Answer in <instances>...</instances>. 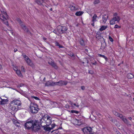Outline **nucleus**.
I'll use <instances>...</instances> for the list:
<instances>
[{
  "instance_id": "obj_8",
  "label": "nucleus",
  "mask_w": 134,
  "mask_h": 134,
  "mask_svg": "<svg viewBox=\"0 0 134 134\" xmlns=\"http://www.w3.org/2000/svg\"><path fill=\"white\" fill-rule=\"evenodd\" d=\"M53 85H58L62 86L63 85H66L68 83L67 81L65 80H60L58 82H54L53 83Z\"/></svg>"
},
{
  "instance_id": "obj_38",
  "label": "nucleus",
  "mask_w": 134,
  "mask_h": 134,
  "mask_svg": "<svg viewBox=\"0 0 134 134\" xmlns=\"http://www.w3.org/2000/svg\"><path fill=\"white\" fill-rule=\"evenodd\" d=\"M114 28H121V26L116 24L115 25Z\"/></svg>"
},
{
  "instance_id": "obj_7",
  "label": "nucleus",
  "mask_w": 134,
  "mask_h": 134,
  "mask_svg": "<svg viewBox=\"0 0 134 134\" xmlns=\"http://www.w3.org/2000/svg\"><path fill=\"white\" fill-rule=\"evenodd\" d=\"M92 130V128L90 127H84L82 130L84 134H93Z\"/></svg>"
},
{
  "instance_id": "obj_46",
  "label": "nucleus",
  "mask_w": 134,
  "mask_h": 134,
  "mask_svg": "<svg viewBox=\"0 0 134 134\" xmlns=\"http://www.w3.org/2000/svg\"><path fill=\"white\" fill-rule=\"evenodd\" d=\"M81 89L83 90L85 89V87L84 86H82L81 87Z\"/></svg>"
},
{
  "instance_id": "obj_58",
  "label": "nucleus",
  "mask_w": 134,
  "mask_h": 134,
  "mask_svg": "<svg viewBox=\"0 0 134 134\" xmlns=\"http://www.w3.org/2000/svg\"><path fill=\"white\" fill-rule=\"evenodd\" d=\"M129 120H131L132 119V118L131 117H130L129 118Z\"/></svg>"
},
{
  "instance_id": "obj_32",
  "label": "nucleus",
  "mask_w": 134,
  "mask_h": 134,
  "mask_svg": "<svg viewBox=\"0 0 134 134\" xmlns=\"http://www.w3.org/2000/svg\"><path fill=\"white\" fill-rule=\"evenodd\" d=\"M100 2L99 0H94L93 2V4L95 5L99 3Z\"/></svg>"
},
{
  "instance_id": "obj_18",
  "label": "nucleus",
  "mask_w": 134,
  "mask_h": 134,
  "mask_svg": "<svg viewBox=\"0 0 134 134\" xmlns=\"http://www.w3.org/2000/svg\"><path fill=\"white\" fill-rule=\"evenodd\" d=\"M69 8L72 11L76 10L78 9L77 7L73 5H70L69 7Z\"/></svg>"
},
{
  "instance_id": "obj_47",
  "label": "nucleus",
  "mask_w": 134,
  "mask_h": 134,
  "mask_svg": "<svg viewBox=\"0 0 134 134\" xmlns=\"http://www.w3.org/2000/svg\"><path fill=\"white\" fill-rule=\"evenodd\" d=\"M117 15V13H114V15H113L114 16H114H118Z\"/></svg>"
},
{
  "instance_id": "obj_16",
  "label": "nucleus",
  "mask_w": 134,
  "mask_h": 134,
  "mask_svg": "<svg viewBox=\"0 0 134 134\" xmlns=\"http://www.w3.org/2000/svg\"><path fill=\"white\" fill-rule=\"evenodd\" d=\"M108 17V15L104 14V15H103L102 21L103 23H105Z\"/></svg>"
},
{
  "instance_id": "obj_4",
  "label": "nucleus",
  "mask_w": 134,
  "mask_h": 134,
  "mask_svg": "<svg viewBox=\"0 0 134 134\" xmlns=\"http://www.w3.org/2000/svg\"><path fill=\"white\" fill-rule=\"evenodd\" d=\"M17 20L19 23L20 25L21 26L22 29H23L26 33L31 35V32L29 31L27 27L24 24L22 21L18 18H17Z\"/></svg>"
},
{
  "instance_id": "obj_51",
  "label": "nucleus",
  "mask_w": 134,
  "mask_h": 134,
  "mask_svg": "<svg viewBox=\"0 0 134 134\" xmlns=\"http://www.w3.org/2000/svg\"><path fill=\"white\" fill-rule=\"evenodd\" d=\"M73 105H74L76 106L78 108L79 107V105H76V103H74L73 104Z\"/></svg>"
},
{
  "instance_id": "obj_10",
  "label": "nucleus",
  "mask_w": 134,
  "mask_h": 134,
  "mask_svg": "<svg viewBox=\"0 0 134 134\" xmlns=\"http://www.w3.org/2000/svg\"><path fill=\"white\" fill-rule=\"evenodd\" d=\"M55 124H52L51 125V127H46L45 126H42L41 125V126L43 128L44 130L49 132H50L51 130H52L55 127Z\"/></svg>"
},
{
  "instance_id": "obj_48",
  "label": "nucleus",
  "mask_w": 134,
  "mask_h": 134,
  "mask_svg": "<svg viewBox=\"0 0 134 134\" xmlns=\"http://www.w3.org/2000/svg\"><path fill=\"white\" fill-rule=\"evenodd\" d=\"M68 102H69L70 104H71V105H72L73 104V103L71 101L69 100L68 101Z\"/></svg>"
},
{
  "instance_id": "obj_21",
  "label": "nucleus",
  "mask_w": 134,
  "mask_h": 134,
  "mask_svg": "<svg viewBox=\"0 0 134 134\" xmlns=\"http://www.w3.org/2000/svg\"><path fill=\"white\" fill-rule=\"evenodd\" d=\"M49 116H48V115H44L42 117V118L41 119H40V120L39 121V122H41V124H41H41H42V119H43L44 120H45L46 119H47V118L48 117H49Z\"/></svg>"
},
{
  "instance_id": "obj_34",
  "label": "nucleus",
  "mask_w": 134,
  "mask_h": 134,
  "mask_svg": "<svg viewBox=\"0 0 134 134\" xmlns=\"http://www.w3.org/2000/svg\"><path fill=\"white\" fill-rule=\"evenodd\" d=\"M31 98H34L36 100H40V99L39 98H38V97H35V96H32L31 97Z\"/></svg>"
},
{
  "instance_id": "obj_40",
  "label": "nucleus",
  "mask_w": 134,
  "mask_h": 134,
  "mask_svg": "<svg viewBox=\"0 0 134 134\" xmlns=\"http://www.w3.org/2000/svg\"><path fill=\"white\" fill-rule=\"evenodd\" d=\"M24 85V84L23 83H21L19 85H18L17 87L18 88H20V87H21Z\"/></svg>"
},
{
  "instance_id": "obj_29",
  "label": "nucleus",
  "mask_w": 134,
  "mask_h": 134,
  "mask_svg": "<svg viewBox=\"0 0 134 134\" xmlns=\"http://www.w3.org/2000/svg\"><path fill=\"white\" fill-rule=\"evenodd\" d=\"M98 56L99 57H102L104 58L106 61H107L108 60V58L105 56L104 55H102L100 54H98Z\"/></svg>"
},
{
  "instance_id": "obj_42",
  "label": "nucleus",
  "mask_w": 134,
  "mask_h": 134,
  "mask_svg": "<svg viewBox=\"0 0 134 134\" xmlns=\"http://www.w3.org/2000/svg\"><path fill=\"white\" fill-rule=\"evenodd\" d=\"M70 106H69V105L68 104H66L65 105V107L67 108V109H69V108H70Z\"/></svg>"
},
{
  "instance_id": "obj_3",
  "label": "nucleus",
  "mask_w": 134,
  "mask_h": 134,
  "mask_svg": "<svg viewBox=\"0 0 134 134\" xmlns=\"http://www.w3.org/2000/svg\"><path fill=\"white\" fill-rule=\"evenodd\" d=\"M30 112L32 114L37 113L39 109L38 105L35 104L31 102L30 107Z\"/></svg>"
},
{
  "instance_id": "obj_2",
  "label": "nucleus",
  "mask_w": 134,
  "mask_h": 134,
  "mask_svg": "<svg viewBox=\"0 0 134 134\" xmlns=\"http://www.w3.org/2000/svg\"><path fill=\"white\" fill-rule=\"evenodd\" d=\"M1 13L0 15V19L4 24L8 26L9 25L7 20L9 18V16L5 11L1 10Z\"/></svg>"
},
{
  "instance_id": "obj_55",
  "label": "nucleus",
  "mask_w": 134,
  "mask_h": 134,
  "mask_svg": "<svg viewBox=\"0 0 134 134\" xmlns=\"http://www.w3.org/2000/svg\"><path fill=\"white\" fill-rule=\"evenodd\" d=\"M2 69V67L1 65L0 64V70H1Z\"/></svg>"
},
{
  "instance_id": "obj_35",
  "label": "nucleus",
  "mask_w": 134,
  "mask_h": 134,
  "mask_svg": "<svg viewBox=\"0 0 134 134\" xmlns=\"http://www.w3.org/2000/svg\"><path fill=\"white\" fill-rule=\"evenodd\" d=\"M76 121H77L78 124H77L78 125H80L81 124V121L80 120L76 119Z\"/></svg>"
},
{
  "instance_id": "obj_5",
  "label": "nucleus",
  "mask_w": 134,
  "mask_h": 134,
  "mask_svg": "<svg viewBox=\"0 0 134 134\" xmlns=\"http://www.w3.org/2000/svg\"><path fill=\"white\" fill-rule=\"evenodd\" d=\"M57 30L60 34L66 33L67 31V27L65 26H59L57 27Z\"/></svg>"
},
{
  "instance_id": "obj_53",
  "label": "nucleus",
  "mask_w": 134,
  "mask_h": 134,
  "mask_svg": "<svg viewBox=\"0 0 134 134\" xmlns=\"http://www.w3.org/2000/svg\"><path fill=\"white\" fill-rule=\"evenodd\" d=\"M97 64V62H95L94 63H92V64L93 65H96Z\"/></svg>"
},
{
  "instance_id": "obj_49",
  "label": "nucleus",
  "mask_w": 134,
  "mask_h": 134,
  "mask_svg": "<svg viewBox=\"0 0 134 134\" xmlns=\"http://www.w3.org/2000/svg\"><path fill=\"white\" fill-rule=\"evenodd\" d=\"M13 69L14 70L16 71L17 70H17V68L16 67H14V68H13Z\"/></svg>"
},
{
  "instance_id": "obj_12",
  "label": "nucleus",
  "mask_w": 134,
  "mask_h": 134,
  "mask_svg": "<svg viewBox=\"0 0 134 134\" xmlns=\"http://www.w3.org/2000/svg\"><path fill=\"white\" fill-rule=\"evenodd\" d=\"M46 125H44V126H45L46 127H48L49 125H50L52 122V118L50 116L48 117L47 118V120L46 121Z\"/></svg>"
},
{
  "instance_id": "obj_43",
  "label": "nucleus",
  "mask_w": 134,
  "mask_h": 134,
  "mask_svg": "<svg viewBox=\"0 0 134 134\" xmlns=\"http://www.w3.org/2000/svg\"><path fill=\"white\" fill-rule=\"evenodd\" d=\"M88 73L90 74H93V72L92 70H89L88 71Z\"/></svg>"
},
{
  "instance_id": "obj_23",
  "label": "nucleus",
  "mask_w": 134,
  "mask_h": 134,
  "mask_svg": "<svg viewBox=\"0 0 134 134\" xmlns=\"http://www.w3.org/2000/svg\"><path fill=\"white\" fill-rule=\"evenodd\" d=\"M55 46H58L59 48H63L64 47L63 46L60 45L57 41H55Z\"/></svg>"
},
{
  "instance_id": "obj_13",
  "label": "nucleus",
  "mask_w": 134,
  "mask_h": 134,
  "mask_svg": "<svg viewBox=\"0 0 134 134\" xmlns=\"http://www.w3.org/2000/svg\"><path fill=\"white\" fill-rule=\"evenodd\" d=\"M20 107H18L17 106L13 105L12 107H10V109L12 111L14 112H16L18 110L20 109Z\"/></svg>"
},
{
  "instance_id": "obj_62",
  "label": "nucleus",
  "mask_w": 134,
  "mask_h": 134,
  "mask_svg": "<svg viewBox=\"0 0 134 134\" xmlns=\"http://www.w3.org/2000/svg\"><path fill=\"white\" fill-rule=\"evenodd\" d=\"M82 63L83 64H84L85 63V62H82Z\"/></svg>"
},
{
  "instance_id": "obj_22",
  "label": "nucleus",
  "mask_w": 134,
  "mask_h": 134,
  "mask_svg": "<svg viewBox=\"0 0 134 134\" xmlns=\"http://www.w3.org/2000/svg\"><path fill=\"white\" fill-rule=\"evenodd\" d=\"M127 77L128 79H132L134 77V75L131 74H128L127 75Z\"/></svg>"
},
{
  "instance_id": "obj_11",
  "label": "nucleus",
  "mask_w": 134,
  "mask_h": 134,
  "mask_svg": "<svg viewBox=\"0 0 134 134\" xmlns=\"http://www.w3.org/2000/svg\"><path fill=\"white\" fill-rule=\"evenodd\" d=\"M13 105H16V106H17L18 107H20L21 108V103L20 100H14L13 101Z\"/></svg>"
},
{
  "instance_id": "obj_39",
  "label": "nucleus",
  "mask_w": 134,
  "mask_h": 134,
  "mask_svg": "<svg viewBox=\"0 0 134 134\" xmlns=\"http://www.w3.org/2000/svg\"><path fill=\"white\" fill-rule=\"evenodd\" d=\"M109 39L110 41L111 42H113V39L110 36H109Z\"/></svg>"
},
{
  "instance_id": "obj_26",
  "label": "nucleus",
  "mask_w": 134,
  "mask_h": 134,
  "mask_svg": "<svg viewBox=\"0 0 134 134\" xmlns=\"http://www.w3.org/2000/svg\"><path fill=\"white\" fill-rule=\"evenodd\" d=\"M22 56L23 57L25 62H26L27 60H28V59L29 60L30 59L27 56L24 54H22Z\"/></svg>"
},
{
  "instance_id": "obj_15",
  "label": "nucleus",
  "mask_w": 134,
  "mask_h": 134,
  "mask_svg": "<svg viewBox=\"0 0 134 134\" xmlns=\"http://www.w3.org/2000/svg\"><path fill=\"white\" fill-rule=\"evenodd\" d=\"M26 62L28 65L32 67V68H34V65L30 59H28Z\"/></svg>"
},
{
  "instance_id": "obj_59",
  "label": "nucleus",
  "mask_w": 134,
  "mask_h": 134,
  "mask_svg": "<svg viewBox=\"0 0 134 134\" xmlns=\"http://www.w3.org/2000/svg\"><path fill=\"white\" fill-rule=\"evenodd\" d=\"M46 0H42V3L44 2V1H45Z\"/></svg>"
},
{
  "instance_id": "obj_25",
  "label": "nucleus",
  "mask_w": 134,
  "mask_h": 134,
  "mask_svg": "<svg viewBox=\"0 0 134 134\" xmlns=\"http://www.w3.org/2000/svg\"><path fill=\"white\" fill-rule=\"evenodd\" d=\"M97 15L95 14L92 17V21L93 22H94L96 21H97L96 19L97 18Z\"/></svg>"
},
{
  "instance_id": "obj_9",
  "label": "nucleus",
  "mask_w": 134,
  "mask_h": 134,
  "mask_svg": "<svg viewBox=\"0 0 134 134\" xmlns=\"http://www.w3.org/2000/svg\"><path fill=\"white\" fill-rule=\"evenodd\" d=\"M120 20V18L119 16H114L111 19L110 21V25H113L115 24V21H116L117 22H119Z\"/></svg>"
},
{
  "instance_id": "obj_60",
  "label": "nucleus",
  "mask_w": 134,
  "mask_h": 134,
  "mask_svg": "<svg viewBox=\"0 0 134 134\" xmlns=\"http://www.w3.org/2000/svg\"><path fill=\"white\" fill-rule=\"evenodd\" d=\"M43 39L44 40H46V38L45 37H44L43 38Z\"/></svg>"
},
{
  "instance_id": "obj_17",
  "label": "nucleus",
  "mask_w": 134,
  "mask_h": 134,
  "mask_svg": "<svg viewBox=\"0 0 134 134\" xmlns=\"http://www.w3.org/2000/svg\"><path fill=\"white\" fill-rule=\"evenodd\" d=\"M48 63L50 65L54 67L55 69H58V67L57 65L54 62H51L50 63L49 62Z\"/></svg>"
},
{
  "instance_id": "obj_30",
  "label": "nucleus",
  "mask_w": 134,
  "mask_h": 134,
  "mask_svg": "<svg viewBox=\"0 0 134 134\" xmlns=\"http://www.w3.org/2000/svg\"><path fill=\"white\" fill-rule=\"evenodd\" d=\"M17 74L18 76L20 77H21L22 76V75L21 73V71L19 70H17L16 71Z\"/></svg>"
},
{
  "instance_id": "obj_36",
  "label": "nucleus",
  "mask_w": 134,
  "mask_h": 134,
  "mask_svg": "<svg viewBox=\"0 0 134 134\" xmlns=\"http://www.w3.org/2000/svg\"><path fill=\"white\" fill-rule=\"evenodd\" d=\"M102 37L99 35H97L96 36V38L98 39H99L101 38Z\"/></svg>"
},
{
  "instance_id": "obj_44",
  "label": "nucleus",
  "mask_w": 134,
  "mask_h": 134,
  "mask_svg": "<svg viewBox=\"0 0 134 134\" xmlns=\"http://www.w3.org/2000/svg\"><path fill=\"white\" fill-rule=\"evenodd\" d=\"M53 32L55 33L56 34H58L57 32L55 30H54Z\"/></svg>"
},
{
  "instance_id": "obj_19",
  "label": "nucleus",
  "mask_w": 134,
  "mask_h": 134,
  "mask_svg": "<svg viewBox=\"0 0 134 134\" xmlns=\"http://www.w3.org/2000/svg\"><path fill=\"white\" fill-rule=\"evenodd\" d=\"M54 82H51L49 81H48L47 82L45 83V85L46 86H55V85H52L53 83H54Z\"/></svg>"
},
{
  "instance_id": "obj_61",
  "label": "nucleus",
  "mask_w": 134,
  "mask_h": 134,
  "mask_svg": "<svg viewBox=\"0 0 134 134\" xmlns=\"http://www.w3.org/2000/svg\"><path fill=\"white\" fill-rule=\"evenodd\" d=\"M45 79H46L45 77H44V78L43 79V81H45Z\"/></svg>"
},
{
  "instance_id": "obj_45",
  "label": "nucleus",
  "mask_w": 134,
  "mask_h": 134,
  "mask_svg": "<svg viewBox=\"0 0 134 134\" xmlns=\"http://www.w3.org/2000/svg\"><path fill=\"white\" fill-rule=\"evenodd\" d=\"M110 120L111 121H112L113 122H114L115 121V120L112 118H111L110 119Z\"/></svg>"
},
{
  "instance_id": "obj_63",
  "label": "nucleus",
  "mask_w": 134,
  "mask_h": 134,
  "mask_svg": "<svg viewBox=\"0 0 134 134\" xmlns=\"http://www.w3.org/2000/svg\"><path fill=\"white\" fill-rule=\"evenodd\" d=\"M1 100H2V99L1 98V97H0V102H1Z\"/></svg>"
},
{
  "instance_id": "obj_31",
  "label": "nucleus",
  "mask_w": 134,
  "mask_h": 134,
  "mask_svg": "<svg viewBox=\"0 0 134 134\" xmlns=\"http://www.w3.org/2000/svg\"><path fill=\"white\" fill-rule=\"evenodd\" d=\"M35 2L38 5H41L42 4V2L40 0H35Z\"/></svg>"
},
{
  "instance_id": "obj_33",
  "label": "nucleus",
  "mask_w": 134,
  "mask_h": 134,
  "mask_svg": "<svg viewBox=\"0 0 134 134\" xmlns=\"http://www.w3.org/2000/svg\"><path fill=\"white\" fill-rule=\"evenodd\" d=\"M71 112L72 113H75L76 114H78L79 113L78 111L75 110H71Z\"/></svg>"
},
{
  "instance_id": "obj_14",
  "label": "nucleus",
  "mask_w": 134,
  "mask_h": 134,
  "mask_svg": "<svg viewBox=\"0 0 134 134\" xmlns=\"http://www.w3.org/2000/svg\"><path fill=\"white\" fill-rule=\"evenodd\" d=\"M78 42L83 47L85 46L86 44L84 40L82 38L79 39L78 40Z\"/></svg>"
},
{
  "instance_id": "obj_41",
  "label": "nucleus",
  "mask_w": 134,
  "mask_h": 134,
  "mask_svg": "<svg viewBox=\"0 0 134 134\" xmlns=\"http://www.w3.org/2000/svg\"><path fill=\"white\" fill-rule=\"evenodd\" d=\"M21 70L23 72H25V69H24V68L23 67V66H22L21 67Z\"/></svg>"
},
{
  "instance_id": "obj_20",
  "label": "nucleus",
  "mask_w": 134,
  "mask_h": 134,
  "mask_svg": "<svg viewBox=\"0 0 134 134\" xmlns=\"http://www.w3.org/2000/svg\"><path fill=\"white\" fill-rule=\"evenodd\" d=\"M8 100L7 99H2V100H1L0 102V104H4L8 102Z\"/></svg>"
},
{
  "instance_id": "obj_28",
  "label": "nucleus",
  "mask_w": 134,
  "mask_h": 134,
  "mask_svg": "<svg viewBox=\"0 0 134 134\" xmlns=\"http://www.w3.org/2000/svg\"><path fill=\"white\" fill-rule=\"evenodd\" d=\"M83 13V12L81 11H79L76 12L75 14L77 16H80L82 15Z\"/></svg>"
},
{
  "instance_id": "obj_50",
  "label": "nucleus",
  "mask_w": 134,
  "mask_h": 134,
  "mask_svg": "<svg viewBox=\"0 0 134 134\" xmlns=\"http://www.w3.org/2000/svg\"><path fill=\"white\" fill-rule=\"evenodd\" d=\"M70 55V56L71 57H74V55L73 53H71Z\"/></svg>"
},
{
  "instance_id": "obj_24",
  "label": "nucleus",
  "mask_w": 134,
  "mask_h": 134,
  "mask_svg": "<svg viewBox=\"0 0 134 134\" xmlns=\"http://www.w3.org/2000/svg\"><path fill=\"white\" fill-rule=\"evenodd\" d=\"M107 27V26H102L99 29L100 31H102L105 30Z\"/></svg>"
},
{
  "instance_id": "obj_56",
  "label": "nucleus",
  "mask_w": 134,
  "mask_h": 134,
  "mask_svg": "<svg viewBox=\"0 0 134 134\" xmlns=\"http://www.w3.org/2000/svg\"><path fill=\"white\" fill-rule=\"evenodd\" d=\"M94 22H93V23H92L91 24V25L93 26H94Z\"/></svg>"
},
{
  "instance_id": "obj_27",
  "label": "nucleus",
  "mask_w": 134,
  "mask_h": 134,
  "mask_svg": "<svg viewBox=\"0 0 134 134\" xmlns=\"http://www.w3.org/2000/svg\"><path fill=\"white\" fill-rule=\"evenodd\" d=\"M106 46V45L105 43L104 42L102 43L101 44V46L100 47V49H104Z\"/></svg>"
},
{
  "instance_id": "obj_64",
  "label": "nucleus",
  "mask_w": 134,
  "mask_h": 134,
  "mask_svg": "<svg viewBox=\"0 0 134 134\" xmlns=\"http://www.w3.org/2000/svg\"><path fill=\"white\" fill-rule=\"evenodd\" d=\"M11 33L12 35L13 34V32L12 31H11Z\"/></svg>"
},
{
  "instance_id": "obj_6",
  "label": "nucleus",
  "mask_w": 134,
  "mask_h": 134,
  "mask_svg": "<svg viewBox=\"0 0 134 134\" xmlns=\"http://www.w3.org/2000/svg\"><path fill=\"white\" fill-rule=\"evenodd\" d=\"M113 113L116 116L120 118V119H122L125 123H128V120L126 118H123V115L122 114L119 113L115 111H113Z\"/></svg>"
},
{
  "instance_id": "obj_54",
  "label": "nucleus",
  "mask_w": 134,
  "mask_h": 134,
  "mask_svg": "<svg viewBox=\"0 0 134 134\" xmlns=\"http://www.w3.org/2000/svg\"><path fill=\"white\" fill-rule=\"evenodd\" d=\"M17 51V49L16 48H15L14 49V51L15 52L16 51Z\"/></svg>"
},
{
  "instance_id": "obj_52",
  "label": "nucleus",
  "mask_w": 134,
  "mask_h": 134,
  "mask_svg": "<svg viewBox=\"0 0 134 134\" xmlns=\"http://www.w3.org/2000/svg\"><path fill=\"white\" fill-rule=\"evenodd\" d=\"M116 132L117 133V134H121L118 131H117Z\"/></svg>"
},
{
  "instance_id": "obj_1",
  "label": "nucleus",
  "mask_w": 134,
  "mask_h": 134,
  "mask_svg": "<svg viewBox=\"0 0 134 134\" xmlns=\"http://www.w3.org/2000/svg\"><path fill=\"white\" fill-rule=\"evenodd\" d=\"M41 123L39 120L28 119L25 123L24 126L25 129L28 130H31L35 132H37L40 129V124Z\"/></svg>"
},
{
  "instance_id": "obj_37",
  "label": "nucleus",
  "mask_w": 134,
  "mask_h": 134,
  "mask_svg": "<svg viewBox=\"0 0 134 134\" xmlns=\"http://www.w3.org/2000/svg\"><path fill=\"white\" fill-rule=\"evenodd\" d=\"M84 60L85 61V63H86L87 64L88 63L89 61L87 58H84Z\"/></svg>"
},
{
  "instance_id": "obj_57",
  "label": "nucleus",
  "mask_w": 134,
  "mask_h": 134,
  "mask_svg": "<svg viewBox=\"0 0 134 134\" xmlns=\"http://www.w3.org/2000/svg\"><path fill=\"white\" fill-rule=\"evenodd\" d=\"M85 51L86 52H88V49H85Z\"/></svg>"
}]
</instances>
